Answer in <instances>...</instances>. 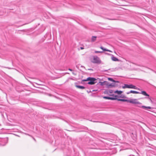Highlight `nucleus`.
I'll return each mask as SVG.
<instances>
[{
  "mask_svg": "<svg viewBox=\"0 0 156 156\" xmlns=\"http://www.w3.org/2000/svg\"><path fill=\"white\" fill-rule=\"evenodd\" d=\"M91 61L94 63L100 64L101 63V61L99 58L97 56H94L90 59Z\"/></svg>",
  "mask_w": 156,
  "mask_h": 156,
  "instance_id": "1",
  "label": "nucleus"
},
{
  "mask_svg": "<svg viewBox=\"0 0 156 156\" xmlns=\"http://www.w3.org/2000/svg\"><path fill=\"white\" fill-rule=\"evenodd\" d=\"M89 81L87 83L90 85H93L97 83V79L94 77H88L87 79Z\"/></svg>",
  "mask_w": 156,
  "mask_h": 156,
  "instance_id": "2",
  "label": "nucleus"
},
{
  "mask_svg": "<svg viewBox=\"0 0 156 156\" xmlns=\"http://www.w3.org/2000/svg\"><path fill=\"white\" fill-rule=\"evenodd\" d=\"M137 99H132V101L131 103L137 104L136 106L139 108H141V106L143 105H142V104L138 101H137Z\"/></svg>",
  "mask_w": 156,
  "mask_h": 156,
  "instance_id": "3",
  "label": "nucleus"
},
{
  "mask_svg": "<svg viewBox=\"0 0 156 156\" xmlns=\"http://www.w3.org/2000/svg\"><path fill=\"white\" fill-rule=\"evenodd\" d=\"M122 88H132L134 89H137V88L135 86L133 85L132 84H124V85L122 86Z\"/></svg>",
  "mask_w": 156,
  "mask_h": 156,
  "instance_id": "4",
  "label": "nucleus"
},
{
  "mask_svg": "<svg viewBox=\"0 0 156 156\" xmlns=\"http://www.w3.org/2000/svg\"><path fill=\"white\" fill-rule=\"evenodd\" d=\"M116 100H117L118 101H122L123 102H129L130 103H131L132 99L130 100L125 99H118L116 98Z\"/></svg>",
  "mask_w": 156,
  "mask_h": 156,
  "instance_id": "5",
  "label": "nucleus"
},
{
  "mask_svg": "<svg viewBox=\"0 0 156 156\" xmlns=\"http://www.w3.org/2000/svg\"><path fill=\"white\" fill-rule=\"evenodd\" d=\"M103 98L105 99L111 100H116V98H114L109 97H108V96H103Z\"/></svg>",
  "mask_w": 156,
  "mask_h": 156,
  "instance_id": "6",
  "label": "nucleus"
},
{
  "mask_svg": "<svg viewBox=\"0 0 156 156\" xmlns=\"http://www.w3.org/2000/svg\"><path fill=\"white\" fill-rule=\"evenodd\" d=\"M107 86L108 88H111L112 87H115V86H118V85L115 83H111L109 84V83L108 84V85H107Z\"/></svg>",
  "mask_w": 156,
  "mask_h": 156,
  "instance_id": "7",
  "label": "nucleus"
},
{
  "mask_svg": "<svg viewBox=\"0 0 156 156\" xmlns=\"http://www.w3.org/2000/svg\"><path fill=\"white\" fill-rule=\"evenodd\" d=\"M77 83H75V86L76 88L81 89H83L85 88V87L83 86L77 85Z\"/></svg>",
  "mask_w": 156,
  "mask_h": 156,
  "instance_id": "8",
  "label": "nucleus"
},
{
  "mask_svg": "<svg viewBox=\"0 0 156 156\" xmlns=\"http://www.w3.org/2000/svg\"><path fill=\"white\" fill-rule=\"evenodd\" d=\"M99 83H100V85L101 86H103L104 85H108V82L107 81H104L103 82H99Z\"/></svg>",
  "mask_w": 156,
  "mask_h": 156,
  "instance_id": "9",
  "label": "nucleus"
},
{
  "mask_svg": "<svg viewBox=\"0 0 156 156\" xmlns=\"http://www.w3.org/2000/svg\"><path fill=\"white\" fill-rule=\"evenodd\" d=\"M141 108L145 110H147V109H152L153 108L151 107L146 106L144 105H143L142 106H141Z\"/></svg>",
  "mask_w": 156,
  "mask_h": 156,
  "instance_id": "10",
  "label": "nucleus"
},
{
  "mask_svg": "<svg viewBox=\"0 0 156 156\" xmlns=\"http://www.w3.org/2000/svg\"><path fill=\"white\" fill-rule=\"evenodd\" d=\"M139 94H142L144 96L149 97V95L147 94L146 92L145 91H143L141 92H140Z\"/></svg>",
  "mask_w": 156,
  "mask_h": 156,
  "instance_id": "11",
  "label": "nucleus"
},
{
  "mask_svg": "<svg viewBox=\"0 0 156 156\" xmlns=\"http://www.w3.org/2000/svg\"><path fill=\"white\" fill-rule=\"evenodd\" d=\"M108 80L109 81L113 82H114L115 83H119V81H115V80H114V79H113L112 78H110V77L109 78H108Z\"/></svg>",
  "mask_w": 156,
  "mask_h": 156,
  "instance_id": "12",
  "label": "nucleus"
},
{
  "mask_svg": "<svg viewBox=\"0 0 156 156\" xmlns=\"http://www.w3.org/2000/svg\"><path fill=\"white\" fill-rule=\"evenodd\" d=\"M112 60L114 61H119V59L115 57L112 56L111 57Z\"/></svg>",
  "mask_w": 156,
  "mask_h": 156,
  "instance_id": "13",
  "label": "nucleus"
},
{
  "mask_svg": "<svg viewBox=\"0 0 156 156\" xmlns=\"http://www.w3.org/2000/svg\"><path fill=\"white\" fill-rule=\"evenodd\" d=\"M100 48L104 51H107L110 52H112V51L110 50L104 48L102 46H101Z\"/></svg>",
  "mask_w": 156,
  "mask_h": 156,
  "instance_id": "14",
  "label": "nucleus"
},
{
  "mask_svg": "<svg viewBox=\"0 0 156 156\" xmlns=\"http://www.w3.org/2000/svg\"><path fill=\"white\" fill-rule=\"evenodd\" d=\"M115 93H117L119 94H120L122 93V91L121 90H116L114 91Z\"/></svg>",
  "mask_w": 156,
  "mask_h": 156,
  "instance_id": "15",
  "label": "nucleus"
},
{
  "mask_svg": "<svg viewBox=\"0 0 156 156\" xmlns=\"http://www.w3.org/2000/svg\"><path fill=\"white\" fill-rule=\"evenodd\" d=\"M97 38L96 36H93L91 38V41L92 42H94L96 40Z\"/></svg>",
  "mask_w": 156,
  "mask_h": 156,
  "instance_id": "16",
  "label": "nucleus"
},
{
  "mask_svg": "<svg viewBox=\"0 0 156 156\" xmlns=\"http://www.w3.org/2000/svg\"><path fill=\"white\" fill-rule=\"evenodd\" d=\"M130 92H131V93H132L133 94H137L140 93V92H139L138 91H136L133 90H131L130 91Z\"/></svg>",
  "mask_w": 156,
  "mask_h": 156,
  "instance_id": "17",
  "label": "nucleus"
},
{
  "mask_svg": "<svg viewBox=\"0 0 156 156\" xmlns=\"http://www.w3.org/2000/svg\"><path fill=\"white\" fill-rule=\"evenodd\" d=\"M109 95L113 96L114 97H113L114 98H117L119 97H119L117 95H115L113 94H112V95L110 94V95Z\"/></svg>",
  "mask_w": 156,
  "mask_h": 156,
  "instance_id": "18",
  "label": "nucleus"
},
{
  "mask_svg": "<svg viewBox=\"0 0 156 156\" xmlns=\"http://www.w3.org/2000/svg\"><path fill=\"white\" fill-rule=\"evenodd\" d=\"M104 93L105 94H109V92H108V90H105L104 91Z\"/></svg>",
  "mask_w": 156,
  "mask_h": 156,
  "instance_id": "19",
  "label": "nucleus"
},
{
  "mask_svg": "<svg viewBox=\"0 0 156 156\" xmlns=\"http://www.w3.org/2000/svg\"><path fill=\"white\" fill-rule=\"evenodd\" d=\"M120 98H127L124 95H122V94L120 96H119Z\"/></svg>",
  "mask_w": 156,
  "mask_h": 156,
  "instance_id": "20",
  "label": "nucleus"
},
{
  "mask_svg": "<svg viewBox=\"0 0 156 156\" xmlns=\"http://www.w3.org/2000/svg\"><path fill=\"white\" fill-rule=\"evenodd\" d=\"M95 53H101L103 52V51H95Z\"/></svg>",
  "mask_w": 156,
  "mask_h": 156,
  "instance_id": "21",
  "label": "nucleus"
},
{
  "mask_svg": "<svg viewBox=\"0 0 156 156\" xmlns=\"http://www.w3.org/2000/svg\"><path fill=\"white\" fill-rule=\"evenodd\" d=\"M88 79V77L86 79H84L82 80V81H88V80L87 79Z\"/></svg>",
  "mask_w": 156,
  "mask_h": 156,
  "instance_id": "22",
  "label": "nucleus"
},
{
  "mask_svg": "<svg viewBox=\"0 0 156 156\" xmlns=\"http://www.w3.org/2000/svg\"><path fill=\"white\" fill-rule=\"evenodd\" d=\"M109 93H112L113 92V91L112 90H110L108 91Z\"/></svg>",
  "mask_w": 156,
  "mask_h": 156,
  "instance_id": "23",
  "label": "nucleus"
},
{
  "mask_svg": "<svg viewBox=\"0 0 156 156\" xmlns=\"http://www.w3.org/2000/svg\"><path fill=\"white\" fill-rule=\"evenodd\" d=\"M110 69H108V70H102L101 71L102 72H106L108 71V70H110Z\"/></svg>",
  "mask_w": 156,
  "mask_h": 156,
  "instance_id": "24",
  "label": "nucleus"
},
{
  "mask_svg": "<svg viewBox=\"0 0 156 156\" xmlns=\"http://www.w3.org/2000/svg\"><path fill=\"white\" fill-rule=\"evenodd\" d=\"M145 98L149 99V100H150L151 101H152V100H151V98H149V97H148V98Z\"/></svg>",
  "mask_w": 156,
  "mask_h": 156,
  "instance_id": "25",
  "label": "nucleus"
},
{
  "mask_svg": "<svg viewBox=\"0 0 156 156\" xmlns=\"http://www.w3.org/2000/svg\"><path fill=\"white\" fill-rule=\"evenodd\" d=\"M25 134L26 135H28V136H30L32 137V136L29 135V134H27V133H25Z\"/></svg>",
  "mask_w": 156,
  "mask_h": 156,
  "instance_id": "26",
  "label": "nucleus"
},
{
  "mask_svg": "<svg viewBox=\"0 0 156 156\" xmlns=\"http://www.w3.org/2000/svg\"><path fill=\"white\" fill-rule=\"evenodd\" d=\"M130 93H131V92H130V91H129L128 92H126V93L127 94H130Z\"/></svg>",
  "mask_w": 156,
  "mask_h": 156,
  "instance_id": "27",
  "label": "nucleus"
},
{
  "mask_svg": "<svg viewBox=\"0 0 156 156\" xmlns=\"http://www.w3.org/2000/svg\"><path fill=\"white\" fill-rule=\"evenodd\" d=\"M32 137L33 138V139H34V140L35 141H36L35 139L32 136Z\"/></svg>",
  "mask_w": 156,
  "mask_h": 156,
  "instance_id": "28",
  "label": "nucleus"
},
{
  "mask_svg": "<svg viewBox=\"0 0 156 156\" xmlns=\"http://www.w3.org/2000/svg\"><path fill=\"white\" fill-rule=\"evenodd\" d=\"M68 69L71 71H72L73 70L72 69Z\"/></svg>",
  "mask_w": 156,
  "mask_h": 156,
  "instance_id": "29",
  "label": "nucleus"
},
{
  "mask_svg": "<svg viewBox=\"0 0 156 156\" xmlns=\"http://www.w3.org/2000/svg\"><path fill=\"white\" fill-rule=\"evenodd\" d=\"M80 49H82H82H84V48H83V47H81V48H80Z\"/></svg>",
  "mask_w": 156,
  "mask_h": 156,
  "instance_id": "30",
  "label": "nucleus"
},
{
  "mask_svg": "<svg viewBox=\"0 0 156 156\" xmlns=\"http://www.w3.org/2000/svg\"><path fill=\"white\" fill-rule=\"evenodd\" d=\"M97 90H92V91H97Z\"/></svg>",
  "mask_w": 156,
  "mask_h": 156,
  "instance_id": "31",
  "label": "nucleus"
},
{
  "mask_svg": "<svg viewBox=\"0 0 156 156\" xmlns=\"http://www.w3.org/2000/svg\"><path fill=\"white\" fill-rule=\"evenodd\" d=\"M88 70H93V69H88Z\"/></svg>",
  "mask_w": 156,
  "mask_h": 156,
  "instance_id": "32",
  "label": "nucleus"
},
{
  "mask_svg": "<svg viewBox=\"0 0 156 156\" xmlns=\"http://www.w3.org/2000/svg\"><path fill=\"white\" fill-rule=\"evenodd\" d=\"M87 92H92L90 90V91H89V92L87 91Z\"/></svg>",
  "mask_w": 156,
  "mask_h": 156,
  "instance_id": "33",
  "label": "nucleus"
},
{
  "mask_svg": "<svg viewBox=\"0 0 156 156\" xmlns=\"http://www.w3.org/2000/svg\"><path fill=\"white\" fill-rule=\"evenodd\" d=\"M58 69H55L56 70H58Z\"/></svg>",
  "mask_w": 156,
  "mask_h": 156,
  "instance_id": "34",
  "label": "nucleus"
},
{
  "mask_svg": "<svg viewBox=\"0 0 156 156\" xmlns=\"http://www.w3.org/2000/svg\"><path fill=\"white\" fill-rule=\"evenodd\" d=\"M58 73L61 74V73Z\"/></svg>",
  "mask_w": 156,
  "mask_h": 156,
  "instance_id": "35",
  "label": "nucleus"
}]
</instances>
